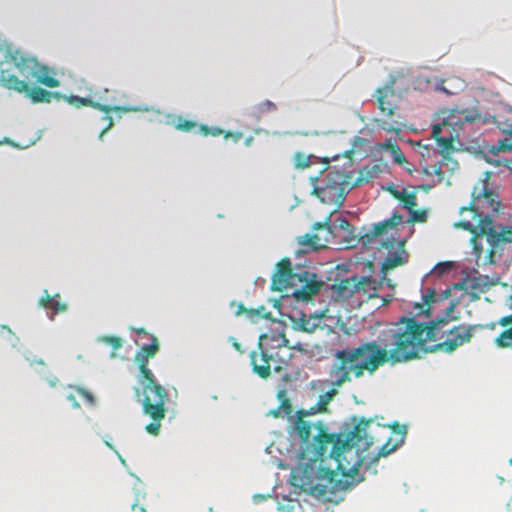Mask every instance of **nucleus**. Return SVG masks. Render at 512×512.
<instances>
[{
	"label": "nucleus",
	"instance_id": "nucleus-1",
	"mask_svg": "<svg viewBox=\"0 0 512 512\" xmlns=\"http://www.w3.org/2000/svg\"><path fill=\"white\" fill-rule=\"evenodd\" d=\"M371 423V419L362 418L349 433L331 434L321 421L296 419L294 430L301 441V450L299 467L291 474L292 485L323 497L335 487L337 475L344 477L347 484L361 482L364 479L359 474L364 463L362 452L373 444L368 434Z\"/></svg>",
	"mask_w": 512,
	"mask_h": 512
},
{
	"label": "nucleus",
	"instance_id": "nucleus-2",
	"mask_svg": "<svg viewBox=\"0 0 512 512\" xmlns=\"http://www.w3.org/2000/svg\"><path fill=\"white\" fill-rule=\"evenodd\" d=\"M454 310L451 304L445 315L429 323H421L414 318L403 317L382 332L383 346L377 341L363 342L357 347L336 351L335 362L330 369L332 386L341 387L355 378H361L365 372L374 374L388 362L400 363L420 357L426 342L446 339L450 328V314Z\"/></svg>",
	"mask_w": 512,
	"mask_h": 512
},
{
	"label": "nucleus",
	"instance_id": "nucleus-3",
	"mask_svg": "<svg viewBox=\"0 0 512 512\" xmlns=\"http://www.w3.org/2000/svg\"><path fill=\"white\" fill-rule=\"evenodd\" d=\"M500 206L498 195L487 187L486 182H481L472 191L471 203L460 208V215L469 212L471 219L462 218L454 227L472 233L471 244L477 260H480L483 254V247L479 243L482 237L487 238L490 246L485 260L488 263H494V256L500 244L512 242V229L501 227L499 231L491 219L490 214H497Z\"/></svg>",
	"mask_w": 512,
	"mask_h": 512
},
{
	"label": "nucleus",
	"instance_id": "nucleus-4",
	"mask_svg": "<svg viewBox=\"0 0 512 512\" xmlns=\"http://www.w3.org/2000/svg\"><path fill=\"white\" fill-rule=\"evenodd\" d=\"M132 330L138 336L151 340L149 344L142 345L135 354V362L140 372L138 381L143 393V413L152 419V422L145 426V430L149 434L157 436L160 433L161 422L167 413L166 403L169 401L167 390L157 382L148 366L149 360L159 351V342L155 335H149L144 328H132Z\"/></svg>",
	"mask_w": 512,
	"mask_h": 512
},
{
	"label": "nucleus",
	"instance_id": "nucleus-5",
	"mask_svg": "<svg viewBox=\"0 0 512 512\" xmlns=\"http://www.w3.org/2000/svg\"><path fill=\"white\" fill-rule=\"evenodd\" d=\"M322 286V282L317 280L315 273L307 270L295 272L289 258L281 259L272 276L271 288L273 291L283 292L292 290V295L301 301L310 300L317 294Z\"/></svg>",
	"mask_w": 512,
	"mask_h": 512
},
{
	"label": "nucleus",
	"instance_id": "nucleus-6",
	"mask_svg": "<svg viewBox=\"0 0 512 512\" xmlns=\"http://www.w3.org/2000/svg\"><path fill=\"white\" fill-rule=\"evenodd\" d=\"M1 67H13L24 78H35L36 82L49 88L60 86V81L55 77V72L43 64H40L35 57H32L19 49L7 47Z\"/></svg>",
	"mask_w": 512,
	"mask_h": 512
},
{
	"label": "nucleus",
	"instance_id": "nucleus-7",
	"mask_svg": "<svg viewBox=\"0 0 512 512\" xmlns=\"http://www.w3.org/2000/svg\"><path fill=\"white\" fill-rule=\"evenodd\" d=\"M480 119V114L475 108L453 109L432 128V136L444 151L453 149V143L458 140L465 123H472Z\"/></svg>",
	"mask_w": 512,
	"mask_h": 512
},
{
	"label": "nucleus",
	"instance_id": "nucleus-8",
	"mask_svg": "<svg viewBox=\"0 0 512 512\" xmlns=\"http://www.w3.org/2000/svg\"><path fill=\"white\" fill-rule=\"evenodd\" d=\"M349 178L342 171H328L323 184L315 187L313 193L322 203L333 205L335 212L343 205L349 192Z\"/></svg>",
	"mask_w": 512,
	"mask_h": 512
},
{
	"label": "nucleus",
	"instance_id": "nucleus-9",
	"mask_svg": "<svg viewBox=\"0 0 512 512\" xmlns=\"http://www.w3.org/2000/svg\"><path fill=\"white\" fill-rule=\"evenodd\" d=\"M0 82L8 90L25 93L32 103H50L53 98L60 99L59 92H50L41 87H31L26 80H20L11 67H1Z\"/></svg>",
	"mask_w": 512,
	"mask_h": 512
},
{
	"label": "nucleus",
	"instance_id": "nucleus-10",
	"mask_svg": "<svg viewBox=\"0 0 512 512\" xmlns=\"http://www.w3.org/2000/svg\"><path fill=\"white\" fill-rule=\"evenodd\" d=\"M477 326L459 324L450 328V332L445 340L436 344L435 349L446 353L455 351L458 347L470 342L473 332Z\"/></svg>",
	"mask_w": 512,
	"mask_h": 512
},
{
	"label": "nucleus",
	"instance_id": "nucleus-11",
	"mask_svg": "<svg viewBox=\"0 0 512 512\" xmlns=\"http://www.w3.org/2000/svg\"><path fill=\"white\" fill-rule=\"evenodd\" d=\"M393 433L397 434L399 437L393 440L391 437L387 439V441L380 447L376 454L373 455L371 460L365 465L367 470L371 469L373 465L377 464L381 457H386L390 455L392 452L397 450L403 443L406 435V427L400 425L395 422L390 426Z\"/></svg>",
	"mask_w": 512,
	"mask_h": 512
},
{
	"label": "nucleus",
	"instance_id": "nucleus-12",
	"mask_svg": "<svg viewBox=\"0 0 512 512\" xmlns=\"http://www.w3.org/2000/svg\"><path fill=\"white\" fill-rule=\"evenodd\" d=\"M382 246L387 249H393L394 247L397 248V250L387 256L381 264L382 272L385 273L407 263L409 255L404 249L403 242H397L395 239H388L383 242Z\"/></svg>",
	"mask_w": 512,
	"mask_h": 512
},
{
	"label": "nucleus",
	"instance_id": "nucleus-13",
	"mask_svg": "<svg viewBox=\"0 0 512 512\" xmlns=\"http://www.w3.org/2000/svg\"><path fill=\"white\" fill-rule=\"evenodd\" d=\"M375 95L381 113L389 120H392L398 109L396 103L397 95L393 87L391 85L380 87L376 90Z\"/></svg>",
	"mask_w": 512,
	"mask_h": 512
},
{
	"label": "nucleus",
	"instance_id": "nucleus-14",
	"mask_svg": "<svg viewBox=\"0 0 512 512\" xmlns=\"http://www.w3.org/2000/svg\"><path fill=\"white\" fill-rule=\"evenodd\" d=\"M493 123L512 139V108L502 107L494 116ZM498 149L500 151H512V141L503 139L499 141Z\"/></svg>",
	"mask_w": 512,
	"mask_h": 512
},
{
	"label": "nucleus",
	"instance_id": "nucleus-15",
	"mask_svg": "<svg viewBox=\"0 0 512 512\" xmlns=\"http://www.w3.org/2000/svg\"><path fill=\"white\" fill-rule=\"evenodd\" d=\"M259 349L261 350L259 354L255 351L250 353L252 369L259 377L267 379L271 375L270 362L273 357L262 349L261 343H259Z\"/></svg>",
	"mask_w": 512,
	"mask_h": 512
},
{
	"label": "nucleus",
	"instance_id": "nucleus-16",
	"mask_svg": "<svg viewBox=\"0 0 512 512\" xmlns=\"http://www.w3.org/2000/svg\"><path fill=\"white\" fill-rule=\"evenodd\" d=\"M61 98L65 99L69 104H71L77 108H80L82 106H88V107L96 108L105 113H109L111 111H119L121 109L118 106H110V105H104V104H100L98 102H94L92 99L87 98V97H80V96H75V95H71V96L61 95Z\"/></svg>",
	"mask_w": 512,
	"mask_h": 512
},
{
	"label": "nucleus",
	"instance_id": "nucleus-17",
	"mask_svg": "<svg viewBox=\"0 0 512 512\" xmlns=\"http://www.w3.org/2000/svg\"><path fill=\"white\" fill-rule=\"evenodd\" d=\"M336 394H337V390L335 388L321 394L319 396L316 404L314 406L310 407L309 411H305V410L298 411L297 419L299 417H301L303 420H305L304 416L316 414V413L327 412V406L332 401V399L334 398V396Z\"/></svg>",
	"mask_w": 512,
	"mask_h": 512
},
{
	"label": "nucleus",
	"instance_id": "nucleus-18",
	"mask_svg": "<svg viewBox=\"0 0 512 512\" xmlns=\"http://www.w3.org/2000/svg\"><path fill=\"white\" fill-rule=\"evenodd\" d=\"M39 306L51 309L54 313L64 312L67 309V305L60 300L59 294L50 296L47 290L44 291V296L39 299Z\"/></svg>",
	"mask_w": 512,
	"mask_h": 512
},
{
	"label": "nucleus",
	"instance_id": "nucleus-19",
	"mask_svg": "<svg viewBox=\"0 0 512 512\" xmlns=\"http://www.w3.org/2000/svg\"><path fill=\"white\" fill-rule=\"evenodd\" d=\"M356 283L354 276L341 280L335 285L337 294L343 299L353 297L356 293H359Z\"/></svg>",
	"mask_w": 512,
	"mask_h": 512
},
{
	"label": "nucleus",
	"instance_id": "nucleus-20",
	"mask_svg": "<svg viewBox=\"0 0 512 512\" xmlns=\"http://www.w3.org/2000/svg\"><path fill=\"white\" fill-rule=\"evenodd\" d=\"M355 282H357L358 292H362L363 295H368L369 297L374 296L377 290V283L372 280L368 276H354Z\"/></svg>",
	"mask_w": 512,
	"mask_h": 512
},
{
	"label": "nucleus",
	"instance_id": "nucleus-21",
	"mask_svg": "<svg viewBox=\"0 0 512 512\" xmlns=\"http://www.w3.org/2000/svg\"><path fill=\"white\" fill-rule=\"evenodd\" d=\"M393 196L401 201L404 208H406L408 211H412V208H415L417 205V197L414 192H407L406 190L403 191H397L394 190L392 192Z\"/></svg>",
	"mask_w": 512,
	"mask_h": 512
},
{
	"label": "nucleus",
	"instance_id": "nucleus-22",
	"mask_svg": "<svg viewBox=\"0 0 512 512\" xmlns=\"http://www.w3.org/2000/svg\"><path fill=\"white\" fill-rule=\"evenodd\" d=\"M298 244L304 247H308L312 250H318L324 247V243L317 234L307 233L297 238Z\"/></svg>",
	"mask_w": 512,
	"mask_h": 512
},
{
	"label": "nucleus",
	"instance_id": "nucleus-23",
	"mask_svg": "<svg viewBox=\"0 0 512 512\" xmlns=\"http://www.w3.org/2000/svg\"><path fill=\"white\" fill-rule=\"evenodd\" d=\"M383 148L390 152L393 160L397 163V164H404L406 162V159H405V156L403 154V152L401 151L400 147L396 144V143H391V142H388V143H385L383 145Z\"/></svg>",
	"mask_w": 512,
	"mask_h": 512
},
{
	"label": "nucleus",
	"instance_id": "nucleus-24",
	"mask_svg": "<svg viewBox=\"0 0 512 512\" xmlns=\"http://www.w3.org/2000/svg\"><path fill=\"white\" fill-rule=\"evenodd\" d=\"M469 283L470 288L472 290H477L478 292H485V290L492 285V283L488 281V277L482 275L470 279Z\"/></svg>",
	"mask_w": 512,
	"mask_h": 512
},
{
	"label": "nucleus",
	"instance_id": "nucleus-25",
	"mask_svg": "<svg viewBox=\"0 0 512 512\" xmlns=\"http://www.w3.org/2000/svg\"><path fill=\"white\" fill-rule=\"evenodd\" d=\"M495 344L500 348L512 349V326L499 334L495 339Z\"/></svg>",
	"mask_w": 512,
	"mask_h": 512
},
{
	"label": "nucleus",
	"instance_id": "nucleus-26",
	"mask_svg": "<svg viewBox=\"0 0 512 512\" xmlns=\"http://www.w3.org/2000/svg\"><path fill=\"white\" fill-rule=\"evenodd\" d=\"M173 125L175 129L183 132H190L197 126L196 122L192 120H187L181 116H179L175 121H173Z\"/></svg>",
	"mask_w": 512,
	"mask_h": 512
},
{
	"label": "nucleus",
	"instance_id": "nucleus-27",
	"mask_svg": "<svg viewBox=\"0 0 512 512\" xmlns=\"http://www.w3.org/2000/svg\"><path fill=\"white\" fill-rule=\"evenodd\" d=\"M311 157L303 152H296L293 157L294 167L305 169L311 165Z\"/></svg>",
	"mask_w": 512,
	"mask_h": 512
},
{
	"label": "nucleus",
	"instance_id": "nucleus-28",
	"mask_svg": "<svg viewBox=\"0 0 512 512\" xmlns=\"http://www.w3.org/2000/svg\"><path fill=\"white\" fill-rule=\"evenodd\" d=\"M317 327V324L311 322L310 319H306L305 316L301 317L300 320L295 323V328L302 332L312 333Z\"/></svg>",
	"mask_w": 512,
	"mask_h": 512
},
{
	"label": "nucleus",
	"instance_id": "nucleus-29",
	"mask_svg": "<svg viewBox=\"0 0 512 512\" xmlns=\"http://www.w3.org/2000/svg\"><path fill=\"white\" fill-rule=\"evenodd\" d=\"M278 398H283L281 401V405L278 408H281V413L284 416H290L292 413V407L289 399L285 397V392L283 390L278 392Z\"/></svg>",
	"mask_w": 512,
	"mask_h": 512
},
{
	"label": "nucleus",
	"instance_id": "nucleus-30",
	"mask_svg": "<svg viewBox=\"0 0 512 512\" xmlns=\"http://www.w3.org/2000/svg\"><path fill=\"white\" fill-rule=\"evenodd\" d=\"M410 219L409 223H422L427 219V213L425 210H415L412 208V211H409Z\"/></svg>",
	"mask_w": 512,
	"mask_h": 512
},
{
	"label": "nucleus",
	"instance_id": "nucleus-31",
	"mask_svg": "<svg viewBox=\"0 0 512 512\" xmlns=\"http://www.w3.org/2000/svg\"><path fill=\"white\" fill-rule=\"evenodd\" d=\"M101 341L110 345L113 350H118L122 347V340L117 336H103L101 337Z\"/></svg>",
	"mask_w": 512,
	"mask_h": 512
},
{
	"label": "nucleus",
	"instance_id": "nucleus-32",
	"mask_svg": "<svg viewBox=\"0 0 512 512\" xmlns=\"http://www.w3.org/2000/svg\"><path fill=\"white\" fill-rule=\"evenodd\" d=\"M435 300V291L434 290H428L427 293L424 295V304H421L419 307L421 309V312H426L429 310L430 304L434 302Z\"/></svg>",
	"mask_w": 512,
	"mask_h": 512
},
{
	"label": "nucleus",
	"instance_id": "nucleus-33",
	"mask_svg": "<svg viewBox=\"0 0 512 512\" xmlns=\"http://www.w3.org/2000/svg\"><path fill=\"white\" fill-rule=\"evenodd\" d=\"M425 173L428 175H436L440 180L444 178L441 163H436L431 165L429 168H425Z\"/></svg>",
	"mask_w": 512,
	"mask_h": 512
},
{
	"label": "nucleus",
	"instance_id": "nucleus-34",
	"mask_svg": "<svg viewBox=\"0 0 512 512\" xmlns=\"http://www.w3.org/2000/svg\"><path fill=\"white\" fill-rule=\"evenodd\" d=\"M388 223L389 222H387L385 220V221L374 224L373 230H372L373 236H379V235L383 234L386 231V229L389 228Z\"/></svg>",
	"mask_w": 512,
	"mask_h": 512
},
{
	"label": "nucleus",
	"instance_id": "nucleus-35",
	"mask_svg": "<svg viewBox=\"0 0 512 512\" xmlns=\"http://www.w3.org/2000/svg\"><path fill=\"white\" fill-rule=\"evenodd\" d=\"M386 221L389 222L388 223L389 228H394L403 222V216L401 214H399L398 212H396V213H393L391 218L387 219Z\"/></svg>",
	"mask_w": 512,
	"mask_h": 512
},
{
	"label": "nucleus",
	"instance_id": "nucleus-36",
	"mask_svg": "<svg viewBox=\"0 0 512 512\" xmlns=\"http://www.w3.org/2000/svg\"><path fill=\"white\" fill-rule=\"evenodd\" d=\"M103 120L107 122V125H106V127L101 131V133H100V135H99V139H100V140H102V139H103L104 134H105L108 130H110V129L113 127V125H114L113 118H112L111 116H109V115L104 116V117H103Z\"/></svg>",
	"mask_w": 512,
	"mask_h": 512
},
{
	"label": "nucleus",
	"instance_id": "nucleus-37",
	"mask_svg": "<svg viewBox=\"0 0 512 512\" xmlns=\"http://www.w3.org/2000/svg\"><path fill=\"white\" fill-rule=\"evenodd\" d=\"M78 395H80L81 397H83L85 400H87L89 403H93L94 402V398L92 396L91 393H89L88 391H86L85 389L83 388H77L76 389Z\"/></svg>",
	"mask_w": 512,
	"mask_h": 512
},
{
	"label": "nucleus",
	"instance_id": "nucleus-38",
	"mask_svg": "<svg viewBox=\"0 0 512 512\" xmlns=\"http://www.w3.org/2000/svg\"><path fill=\"white\" fill-rule=\"evenodd\" d=\"M242 137H243V133L239 132V131H237V132H230V131L224 132V138L225 139L232 138L235 142L239 141Z\"/></svg>",
	"mask_w": 512,
	"mask_h": 512
},
{
	"label": "nucleus",
	"instance_id": "nucleus-39",
	"mask_svg": "<svg viewBox=\"0 0 512 512\" xmlns=\"http://www.w3.org/2000/svg\"><path fill=\"white\" fill-rule=\"evenodd\" d=\"M512 324V313L499 319L498 325L507 327Z\"/></svg>",
	"mask_w": 512,
	"mask_h": 512
},
{
	"label": "nucleus",
	"instance_id": "nucleus-40",
	"mask_svg": "<svg viewBox=\"0 0 512 512\" xmlns=\"http://www.w3.org/2000/svg\"><path fill=\"white\" fill-rule=\"evenodd\" d=\"M224 135V131L219 127H209L208 136L217 137L220 135Z\"/></svg>",
	"mask_w": 512,
	"mask_h": 512
},
{
	"label": "nucleus",
	"instance_id": "nucleus-41",
	"mask_svg": "<svg viewBox=\"0 0 512 512\" xmlns=\"http://www.w3.org/2000/svg\"><path fill=\"white\" fill-rule=\"evenodd\" d=\"M323 228H326L328 230H330V225H329V219H327L325 222L321 223V222H318V223H315L313 225V229L315 230H318V229H323Z\"/></svg>",
	"mask_w": 512,
	"mask_h": 512
},
{
	"label": "nucleus",
	"instance_id": "nucleus-42",
	"mask_svg": "<svg viewBox=\"0 0 512 512\" xmlns=\"http://www.w3.org/2000/svg\"><path fill=\"white\" fill-rule=\"evenodd\" d=\"M497 324H498V322H497V323L492 322V323L484 324V325H482V324H477L476 326H477V330H479V329H490V330H494V329L496 328Z\"/></svg>",
	"mask_w": 512,
	"mask_h": 512
},
{
	"label": "nucleus",
	"instance_id": "nucleus-43",
	"mask_svg": "<svg viewBox=\"0 0 512 512\" xmlns=\"http://www.w3.org/2000/svg\"><path fill=\"white\" fill-rule=\"evenodd\" d=\"M246 314H247L248 318H250L251 320H254L255 317L259 316L260 312L258 310H254V309H247Z\"/></svg>",
	"mask_w": 512,
	"mask_h": 512
},
{
	"label": "nucleus",
	"instance_id": "nucleus-44",
	"mask_svg": "<svg viewBox=\"0 0 512 512\" xmlns=\"http://www.w3.org/2000/svg\"><path fill=\"white\" fill-rule=\"evenodd\" d=\"M268 415H271L274 418H278V417L282 416L283 414L281 413V408H276V409L270 410L268 412Z\"/></svg>",
	"mask_w": 512,
	"mask_h": 512
},
{
	"label": "nucleus",
	"instance_id": "nucleus-45",
	"mask_svg": "<svg viewBox=\"0 0 512 512\" xmlns=\"http://www.w3.org/2000/svg\"><path fill=\"white\" fill-rule=\"evenodd\" d=\"M67 399L72 403L73 407L78 408L79 404L76 400V396L74 394H69Z\"/></svg>",
	"mask_w": 512,
	"mask_h": 512
},
{
	"label": "nucleus",
	"instance_id": "nucleus-46",
	"mask_svg": "<svg viewBox=\"0 0 512 512\" xmlns=\"http://www.w3.org/2000/svg\"><path fill=\"white\" fill-rule=\"evenodd\" d=\"M199 132L203 135V136H208V132H209V126L207 125H200L199 126Z\"/></svg>",
	"mask_w": 512,
	"mask_h": 512
},
{
	"label": "nucleus",
	"instance_id": "nucleus-47",
	"mask_svg": "<svg viewBox=\"0 0 512 512\" xmlns=\"http://www.w3.org/2000/svg\"><path fill=\"white\" fill-rule=\"evenodd\" d=\"M131 509V512H147L143 506H140L138 504H133Z\"/></svg>",
	"mask_w": 512,
	"mask_h": 512
},
{
	"label": "nucleus",
	"instance_id": "nucleus-48",
	"mask_svg": "<svg viewBox=\"0 0 512 512\" xmlns=\"http://www.w3.org/2000/svg\"><path fill=\"white\" fill-rule=\"evenodd\" d=\"M233 347L235 350H237L238 352L240 353H243V350H242V347H241V344L236 340V339H233V343H232Z\"/></svg>",
	"mask_w": 512,
	"mask_h": 512
},
{
	"label": "nucleus",
	"instance_id": "nucleus-49",
	"mask_svg": "<svg viewBox=\"0 0 512 512\" xmlns=\"http://www.w3.org/2000/svg\"><path fill=\"white\" fill-rule=\"evenodd\" d=\"M246 311H247V308H245V306L242 303H240L238 305V309L236 311V315H240V314H243V313L246 314Z\"/></svg>",
	"mask_w": 512,
	"mask_h": 512
},
{
	"label": "nucleus",
	"instance_id": "nucleus-50",
	"mask_svg": "<svg viewBox=\"0 0 512 512\" xmlns=\"http://www.w3.org/2000/svg\"><path fill=\"white\" fill-rule=\"evenodd\" d=\"M353 154H354V147L345 151V153H344V155L348 158H351Z\"/></svg>",
	"mask_w": 512,
	"mask_h": 512
},
{
	"label": "nucleus",
	"instance_id": "nucleus-51",
	"mask_svg": "<svg viewBox=\"0 0 512 512\" xmlns=\"http://www.w3.org/2000/svg\"><path fill=\"white\" fill-rule=\"evenodd\" d=\"M254 141V138L252 136L245 139V145L250 146Z\"/></svg>",
	"mask_w": 512,
	"mask_h": 512
},
{
	"label": "nucleus",
	"instance_id": "nucleus-52",
	"mask_svg": "<svg viewBox=\"0 0 512 512\" xmlns=\"http://www.w3.org/2000/svg\"><path fill=\"white\" fill-rule=\"evenodd\" d=\"M340 226H341V228H343V229H347V228H348V226H349V222H348L347 220H345V219H344V220H342V221H341Z\"/></svg>",
	"mask_w": 512,
	"mask_h": 512
},
{
	"label": "nucleus",
	"instance_id": "nucleus-53",
	"mask_svg": "<svg viewBox=\"0 0 512 512\" xmlns=\"http://www.w3.org/2000/svg\"><path fill=\"white\" fill-rule=\"evenodd\" d=\"M264 105H266L268 107V109H274L275 108V105L272 102H270V101H266L264 103Z\"/></svg>",
	"mask_w": 512,
	"mask_h": 512
},
{
	"label": "nucleus",
	"instance_id": "nucleus-54",
	"mask_svg": "<svg viewBox=\"0 0 512 512\" xmlns=\"http://www.w3.org/2000/svg\"><path fill=\"white\" fill-rule=\"evenodd\" d=\"M34 363H37V364H40V365H44V364H45V363H44V361H43L42 359H39V360H37V361H32V362H31V365H33Z\"/></svg>",
	"mask_w": 512,
	"mask_h": 512
},
{
	"label": "nucleus",
	"instance_id": "nucleus-55",
	"mask_svg": "<svg viewBox=\"0 0 512 512\" xmlns=\"http://www.w3.org/2000/svg\"><path fill=\"white\" fill-rule=\"evenodd\" d=\"M382 128L384 130H387V131H393L394 130V127H392V126L386 127V126L382 125Z\"/></svg>",
	"mask_w": 512,
	"mask_h": 512
},
{
	"label": "nucleus",
	"instance_id": "nucleus-56",
	"mask_svg": "<svg viewBox=\"0 0 512 512\" xmlns=\"http://www.w3.org/2000/svg\"><path fill=\"white\" fill-rule=\"evenodd\" d=\"M361 142H362V139H361L360 137H355V138H354V141H353L354 145H355L356 143H361Z\"/></svg>",
	"mask_w": 512,
	"mask_h": 512
},
{
	"label": "nucleus",
	"instance_id": "nucleus-57",
	"mask_svg": "<svg viewBox=\"0 0 512 512\" xmlns=\"http://www.w3.org/2000/svg\"><path fill=\"white\" fill-rule=\"evenodd\" d=\"M288 510L289 512H292V510L294 509V503L293 502H290L289 505H288Z\"/></svg>",
	"mask_w": 512,
	"mask_h": 512
},
{
	"label": "nucleus",
	"instance_id": "nucleus-58",
	"mask_svg": "<svg viewBox=\"0 0 512 512\" xmlns=\"http://www.w3.org/2000/svg\"><path fill=\"white\" fill-rule=\"evenodd\" d=\"M363 171H364V170H362V171H361V176H360L359 180H363V179H364V177L362 176ZM365 180H368V178L366 177V178H365Z\"/></svg>",
	"mask_w": 512,
	"mask_h": 512
},
{
	"label": "nucleus",
	"instance_id": "nucleus-59",
	"mask_svg": "<svg viewBox=\"0 0 512 512\" xmlns=\"http://www.w3.org/2000/svg\"><path fill=\"white\" fill-rule=\"evenodd\" d=\"M119 458H120V460H121V462H122V463H125L124 459H123V458H121V456H119Z\"/></svg>",
	"mask_w": 512,
	"mask_h": 512
},
{
	"label": "nucleus",
	"instance_id": "nucleus-60",
	"mask_svg": "<svg viewBox=\"0 0 512 512\" xmlns=\"http://www.w3.org/2000/svg\"><path fill=\"white\" fill-rule=\"evenodd\" d=\"M335 482H341V479H338V480H337V479L335 478V481H334L333 483H335Z\"/></svg>",
	"mask_w": 512,
	"mask_h": 512
},
{
	"label": "nucleus",
	"instance_id": "nucleus-61",
	"mask_svg": "<svg viewBox=\"0 0 512 512\" xmlns=\"http://www.w3.org/2000/svg\"><path fill=\"white\" fill-rule=\"evenodd\" d=\"M135 390H136V394L139 395V389L136 388Z\"/></svg>",
	"mask_w": 512,
	"mask_h": 512
}]
</instances>
